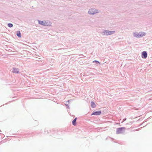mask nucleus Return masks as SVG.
Instances as JSON below:
<instances>
[{
  "label": "nucleus",
  "instance_id": "obj_6",
  "mask_svg": "<svg viewBox=\"0 0 152 152\" xmlns=\"http://www.w3.org/2000/svg\"><path fill=\"white\" fill-rule=\"evenodd\" d=\"M123 128H119L117 129V134H119L121 133L122 131V129Z\"/></svg>",
  "mask_w": 152,
  "mask_h": 152
},
{
  "label": "nucleus",
  "instance_id": "obj_3",
  "mask_svg": "<svg viewBox=\"0 0 152 152\" xmlns=\"http://www.w3.org/2000/svg\"><path fill=\"white\" fill-rule=\"evenodd\" d=\"M97 11L95 9H91L88 11V13L90 14H94L96 12H97Z\"/></svg>",
  "mask_w": 152,
  "mask_h": 152
},
{
  "label": "nucleus",
  "instance_id": "obj_4",
  "mask_svg": "<svg viewBox=\"0 0 152 152\" xmlns=\"http://www.w3.org/2000/svg\"><path fill=\"white\" fill-rule=\"evenodd\" d=\"M147 56V54L146 52L143 51L142 53V57L144 58H146Z\"/></svg>",
  "mask_w": 152,
  "mask_h": 152
},
{
  "label": "nucleus",
  "instance_id": "obj_1",
  "mask_svg": "<svg viewBox=\"0 0 152 152\" xmlns=\"http://www.w3.org/2000/svg\"><path fill=\"white\" fill-rule=\"evenodd\" d=\"M133 35L135 37H140L145 36V33L142 32H140L139 33L135 32L134 33Z\"/></svg>",
  "mask_w": 152,
  "mask_h": 152
},
{
  "label": "nucleus",
  "instance_id": "obj_5",
  "mask_svg": "<svg viewBox=\"0 0 152 152\" xmlns=\"http://www.w3.org/2000/svg\"><path fill=\"white\" fill-rule=\"evenodd\" d=\"M39 24L43 26L47 25V23L45 21H39Z\"/></svg>",
  "mask_w": 152,
  "mask_h": 152
},
{
  "label": "nucleus",
  "instance_id": "obj_9",
  "mask_svg": "<svg viewBox=\"0 0 152 152\" xmlns=\"http://www.w3.org/2000/svg\"><path fill=\"white\" fill-rule=\"evenodd\" d=\"M101 113L100 111L96 112L93 113V114L94 115H100Z\"/></svg>",
  "mask_w": 152,
  "mask_h": 152
},
{
  "label": "nucleus",
  "instance_id": "obj_7",
  "mask_svg": "<svg viewBox=\"0 0 152 152\" xmlns=\"http://www.w3.org/2000/svg\"><path fill=\"white\" fill-rule=\"evenodd\" d=\"M12 72L13 73H18L19 72V70L18 69L14 68L13 69V70L12 71Z\"/></svg>",
  "mask_w": 152,
  "mask_h": 152
},
{
  "label": "nucleus",
  "instance_id": "obj_11",
  "mask_svg": "<svg viewBox=\"0 0 152 152\" xmlns=\"http://www.w3.org/2000/svg\"><path fill=\"white\" fill-rule=\"evenodd\" d=\"M17 35L19 37H21V34L20 31H18L17 32Z\"/></svg>",
  "mask_w": 152,
  "mask_h": 152
},
{
  "label": "nucleus",
  "instance_id": "obj_12",
  "mask_svg": "<svg viewBox=\"0 0 152 152\" xmlns=\"http://www.w3.org/2000/svg\"><path fill=\"white\" fill-rule=\"evenodd\" d=\"M8 26L10 27H12L13 26L12 24L10 23H9L8 24Z\"/></svg>",
  "mask_w": 152,
  "mask_h": 152
},
{
  "label": "nucleus",
  "instance_id": "obj_10",
  "mask_svg": "<svg viewBox=\"0 0 152 152\" xmlns=\"http://www.w3.org/2000/svg\"><path fill=\"white\" fill-rule=\"evenodd\" d=\"M91 106L93 108L95 107L96 106V105H95V103L94 102H91Z\"/></svg>",
  "mask_w": 152,
  "mask_h": 152
},
{
  "label": "nucleus",
  "instance_id": "obj_8",
  "mask_svg": "<svg viewBox=\"0 0 152 152\" xmlns=\"http://www.w3.org/2000/svg\"><path fill=\"white\" fill-rule=\"evenodd\" d=\"M77 119V118H75L72 121V124L74 126H76V120Z\"/></svg>",
  "mask_w": 152,
  "mask_h": 152
},
{
  "label": "nucleus",
  "instance_id": "obj_13",
  "mask_svg": "<svg viewBox=\"0 0 152 152\" xmlns=\"http://www.w3.org/2000/svg\"><path fill=\"white\" fill-rule=\"evenodd\" d=\"M96 62V63H100L98 61H93V62Z\"/></svg>",
  "mask_w": 152,
  "mask_h": 152
},
{
  "label": "nucleus",
  "instance_id": "obj_2",
  "mask_svg": "<svg viewBox=\"0 0 152 152\" xmlns=\"http://www.w3.org/2000/svg\"><path fill=\"white\" fill-rule=\"evenodd\" d=\"M115 33V31H105L104 33L105 35H108L113 34Z\"/></svg>",
  "mask_w": 152,
  "mask_h": 152
}]
</instances>
